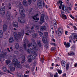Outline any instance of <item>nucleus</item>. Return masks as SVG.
<instances>
[{
	"label": "nucleus",
	"instance_id": "63",
	"mask_svg": "<svg viewBox=\"0 0 77 77\" xmlns=\"http://www.w3.org/2000/svg\"><path fill=\"white\" fill-rule=\"evenodd\" d=\"M67 33H68V32L67 31H65V34L66 35H67Z\"/></svg>",
	"mask_w": 77,
	"mask_h": 77
},
{
	"label": "nucleus",
	"instance_id": "6",
	"mask_svg": "<svg viewBox=\"0 0 77 77\" xmlns=\"http://www.w3.org/2000/svg\"><path fill=\"white\" fill-rule=\"evenodd\" d=\"M77 37V34L75 33H71V35L69 37V42H71V40H72L75 38H76Z\"/></svg>",
	"mask_w": 77,
	"mask_h": 77
},
{
	"label": "nucleus",
	"instance_id": "14",
	"mask_svg": "<svg viewBox=\"0 0 77 77\" xmlns=\"http://www.w3.org/2000/svg\"><path fill=\"white\" fill-rule=\"evenodd\" d=\"M44 22V14H42L39 23L41 24H42Z\"/></svg>",
	"mask_w": 77,
	"mask_h": 77
},
{
	"label": "nucleus",
	"instance_id": "20",
	"mask_svg": "<svg viewBox=\"0 0 77 77\" xmlns=\"http://www.w3.org/2000/svg\"><path fill=\"white\" fill-rule=\"evenodd\" d=\"M17 76L18 77H29V75H26L24 74V76L22 74L19 73L17 74Z\"/></svg>",
	"mask_w": 77,
	"mask_h": 77
},
{
	"label": "nucleus",
	"instance_id": "50",
	"mask_svg": "<svg viewBox=\"0 0 77 77\" xmlns=\"http://www.w3.org/2000/svg\"><path fill=\"white\" fill-rule=\"evenodd\" d=\"M70 17H71V18L72 19H73V20H74V19H75V18H74V17H73V16H72V15H70Z\"/></svg>",
	"mask_w": 77,
	"mask_h": 77
},
{
	"label": "nucleus",
	"instance_id": "36",
	"mask_svg": "<svg viewBox=\"0 0 77 77\" xmlns=\"http://www.w3.org/2000/svg\"><path fill=\"white\" fill-rule=\"evenodd\" d=\"M57 71L58 72L59 74H62V70H59V69L57 70Z\"/></svg>",
	"mask_w": 77,
	"mask_h": 77
},
{
	"label": "nucleus",
	"instance_id": "8",
	"mask_svg": "<svg viewBox=\"0 0 77 77\" xmlns=\"http://www.w3.org/2000/svg\"><path fill=\"white\" fill-rule=\"evenodd\" d=\"M58 30L59 32H57V34L58 36H60V35H61L62 33H63V30L62 28L61 27H59L58 28Z\"/></svg>",
	"mask_w": 77,
	"mask_h": 77
},
{
	"label": "nucleus",
	"instance_id": "46",
	"mask_svg": "<svg viewBox=\"0 0 77 77\" xmlns=\"http://www.w3.org/2000/svg\"><path fill=\"white\" fill-rule=\"evenodd\" d=\"M14 36L15 38H16L17 37V32H15L14 33Z\"/></svg>",
	"mask_w": 77,
	"mask_h": 77
},
{
	"label": "nucleus",
	"instance_id": "60",
	"mask_svg": "<svg viewBox=\"0 0 77 77\" xmlns=\"http://www.w3.org/2000/svg\"><path fill=\"white\" fill-rule=\"evenodd\" d=\"M34 70H35V68H33L31 69V71L33 72V71H34Z\"/></svg>",
	"mask_w": 77,
	"mask_h": 77
},
{
	"label": "nucleus",
	"instance_id": "16",
	"mask_svg": "<svg viewBox=\"0 0 77 77\" xmlns=\"http://www.w3.org/2000/svg\"><path fill=\"white\" fill-rule=\"evenodd\" d=\"M20 58L22 60L21 61V63H24V60L25 59V57L24 56H23V55H20Z\"/></svg>",
	"mask_w": 77,
	"mask_h": 77
},
{
	"label": "nucleus",
	"instance_id": "7",
	"mask_svg": "<svg viewBox=\"0 0 77 77\" xmlns=\"http://www.w3.org/2000/svg\"><path fill=\"white\" fill-rule=\"evenodd\" d=\"M48 29V25L46 24L45 26H42L40 27V30H45L46 29Z\"/></svg>",
	"mask_w": 77,
	"mask_h": 77
},
{
	"label": "nucleus",
	"instance_id": "1",
	"mask_svg": "<svg viewBox=\"0 0 77 77\" xmlns=\"http://www.w3.org/2000/svg\"><path fill=\"white\" fill-rule=\"evenodd\" d=\"M36 44L35 42H32L31 45L30 44H29L28 45V47H29L31 46L33 49H30L28 50L27 51V52L29 53H32L34 54L33 55L29 56V58L31 57L32 59H35L36 58V56H37L36 51H38V48H37L36 47Z\"/></svg>",
	"mask_w": 77,
	"mask_h": 77
},
{
	"label": "nucleus",
	"instance_id": "59",
	"mask_svg": "<svg viewBox=\"0 0 77 77\" xmlns=\"http://www.w3.org/2000/svg\"><path fill=\"white\" fill-rule=\"evenodd\" d=\"M74 9L76 11H77V7H74Z\"/></svg>",
	"mask_w": 77,
	"mask_h": 77
},
{
	"label": "nucleus",
	"instance_id": "26",
	"mask_svg": "<svg viewBox=\"0 0 77 77\" xmlns=\"http://www.w3.org/2000/svg\"><path fill=\"white\" fill-rule=\"evenodd\" d=\"M50 35L51 36L52 38L54 37V31H52V32H50Z\"/></svg>",
	"mask_w": 77,
	"mask_h": 77
},
{
	"label": "nucleus",
	"instance_id": "41",
	"mask_svg": "<svg viewBox=\"0 0 77 77\" xmlns=\"http://www.w3.org/2000/svg\"><path fill=\"white\" fill-rule=\"evenodd\" d=\"M38 33H39V35H40V36H42V35H43V33H42V32L39 31L38 32Z\"/></svg>",
	"mask_w": 77,
	"mask_h": 77
},
{
	"label": "nucleus",
	"instance_id": "2",
	"mask_svg": "<svg viewBox=\"0 0 77 77\" xmlns=\"http://www.w3.org/2000/svg\"><path fill=\"white\" fill-rule=\"evenodd\" d=\"M14 4L16 8H19L20 14L23 17H25V14H24L25 11L24 10V8L23 7V5L21 4V2L20 3L19 2H15Z\"/></svg>",
	"mask_w": 77,
	"mask_h": 77
},
{
	"label": "nucleus",
	"instance_id": "32",
	"mask_svg": "<svg viewBox=\"0 0 77 77\" xmlns=\"http://www.w3.org/2000/svg\"><path fill=\"white\" fill-rule=\"evenodd\" d=\"M61 64H62V65L63 66V68H64V67H65V62H64L63 61H62Z\"/></svg>",
	"mask_w": 77,
	"mask_h": 77
},
{
	"label": "nucleus",
	"instance_id": "38",
	"mask_svg": "<svg viewBox=\"0 0 77 77\" xmlns=\"http://www.w3.org/2000/svg\"><path fill=\"white\" fill-rule=\"evenodd\" d=\"M10 71H15V68H11L10 69Z\"/></svg>",
	"mask_w": 77,
	"mask_h": 77
},
{
	"label": "nucleus",
	"instance_id": "53",
	"mask_svg": "<svg viewBox=\"0 0 77 77\" xmlns=\"http://www.w3.org/2000/svg\"><path fill=\"white\" fill-rule=\"evenodd\" d=\"M33 65H34L33 66V68L35 67V66L36 65V62H34L33 63Z\"/></svg>",
	"mask_w": 77,
	"mask_h": 77
},
{
	"label": "nucleus",
	"instance_id": "3",
	"mask_svg": "<svg viewBox=\"0 0 77 77\" xmlns=\"http://www.w3.org/2000/svg\"><path fill=\"white\" fill-rule=\"evenodd\" d=\"M26 35H29V33H30L31 35H33L32 37L33 38H36V37L37 36V35H36V34H35L34 30H32V31L30 32L29 30V28H26Z\"/></svg>",
	"mask_w": 77,
	"mask_h": 77
},
{
	"label": "nucleus",
	"instance_id": "4",
	"mask_svg": "<svg viewBox=\"0 0 77 77\" xmlns=\"http://www.w3.org/2000/svg\"><path fill=\"white\" fill-rule=\"evenodd\" d=\"M62 9L63 11H65L66 14L69 13V11H71L72 10L71 7H68V6H66L65 8V5H63V6L62 7Z\"/></svg>",
	"mask_w": 77,
	"mask_h": 77
},
{
	"label": "nucleus",
	"instance_id": "30",
	"mask_svg": "<svg viewBox=\"0 0 77 77\" xmlns=\"http://www.w3.org/2000/svg\"><path fill=\"white\" fill-rule=\"evenodd\" d=\"M74 54H74V52H72L70 53H68V55H69V56H73V55H74Z\"/></svg>",
	"mask_w": 77,
	"mask_h": 77
},
{
	"label": "nucleus",
	"instance_id": "49",
	"mask_svg": "<svg viewBox=\"0 0 77 77\" xmlns=\"http://www.w3.org/2000/svg\"><path fill=\"white\" fill-rule=\"evenodd\" d=\"M7 72L8 73H10V74H13L14 75V74L13 73L11 72H10V71L9 70H7Z\"/></svg>",
	"mask_w": 77,
	"mask_h": 77
},
{
	"label": "nucleus",
	"instance_id": "51",
	"mask_svg": "<svg viewBox=\"0 0 77 77\" xmlns=\"http://www.w3.org/2000/svg\"><path fill=\"white\" fill-rule=\"evenodd\" d=\"M14 53H15V54H18L19 53L18 52V51H15Z\"/></svg>",
	"mask_w": 77,
	"mask_h": 77
},
{
	"label": "nucleus",
	"instance_id": "21",
	"mask_svg": "<svg viewBox=\"0 0 77 77\" xmlns=\"http://www.w3.org/2000/svg\"><path fill=\"white\" fill-rule=\"evenodd\" d=\"M64 45L66 48H69L70 47V44L68 42L66 43V42H64Z\"/></svg>",
	"mask_w": 77,
	"mask_h": 77
},
{
	"label": "nucleus",
	"instance_id": "25",
	"mask_svg": "<svg viewBox=\"0 0 77 77\" xmlns=\"http://www.w3.org/2000/svg\"><path fill=\"white\" fill-rule=\"evenodd\" d=\"M14 42V38H13V37H11L10 38L9 42V43H12V42Z\"/></svg>",
	"mask_w": 77,
	"mask_h": 77
},
{
	"label": "nucleus",
	"instance_id": "31",
	"mask_svg": "<svg viewBox=\"0 0 77 77\" xmlns=\"http://www.w3.org/2000/svg\"><path fill=\"white\" fill-rule=\"evenodd\" d=\"M37 44L39 45V46L41 47V42L39 41H37Z\"/></svg>",
	"mask_w": 77,
	"mask_h": 77
},
{
	"label": "nucleus",
	"instance_id": "13",
	"mask_svg": "<svg viewBox=\"0 0 77 77\" xmlns=\"http://www.w3.org/2000/svg\"><path fill=\"white\" fill-rule=\"evenodd\" d=\"M8 55H6V53L5 52L4 53L3 52H2L0 56V58H3V57H7V56H8Z\"/></svg>",
	"mask_w": 77,
	"mask_h": 77
},
{
	"label": "nucleus",
	"instance_id": "5",
	"mask_svg": "<svg viewBox=\"0 0 77 77\" xmlns=\"http://www.w3.org/2000/svg\"><path fill=\"white\" fill-rule=\"evenodd\" d=\"M13 63H14L15 67L16 68H20L21 67L20 63H19L18 60L16 59H14L13 60Z\"/></svg>",
	"mask_w": 77,
	"mask_h": 77
},
{
	"label": "nucleus",
	"instance_id": "43",
	"mask_svg": "<svg viewBox=\"0 0 77 77\" xmlns=\"http://www.w3.org/2000/svg\"><path fill=\"white\" fill-rule=\"evenodd\" d=\"M54 26L55 28H56V27H57V23L55 22L54 23Z\"/></svg>",
	"mask_w": 77,
	"mask_h": 77
},
{
	"label": "nucleus",
	"instance_id": "19",
	"mask_svg": "<svg viewBox=\"0 0 77 77\" xmlns=\"http://www.w3.org/2000/svg\"><path fill=\"white\" fill-rule=\"evenodd\" d=\"M18 21L21 23H24L25 22V20L21 17H18Z\"/></svg>",
	"mask_w": 77,
	"mask_h": 77
},
{
	"label": "nucleus",
	"instance_id": "29",
	"mask_svg": "<svg viewBox=\"0 0 77 77\" xmlns=\"http://www.w3.org/2000/svg\"><path fill=\"white\" fill-rule=\"evenodd\" d=\"M3 37V31L2 30L0 31V38H1Z\"/></svg>",
	"mask_w": 77,
	"mask_h": 77
},
{
	"label": "nucleus",
	"instance_id": "9",
	"mask_svg": "<svg viewBox=\"0 0 77 77\" xmlns=\"http://www.w3.org/2000/svg\"><path fill=\"white\" fill-rule=\"evenodd\" d=\"M61 14H60V17H61L62 18H63V19H66L67 18V17H66V16L65 15V12L63 11H61Z\"/></svg>",
	"mask_w": 77,
	"mask_h": 77
},
{
	"label": "nucleus",
	"instance_id": "10",
	"mask_svg": "<svg viewBox=\"0 0 77 77\" xmlns=\"http://www.w3.org/2000/svg\"><path fill=\"white\" fill-rule=\"evenodd\" d=\"M42 41L44 43H45V47L46 48H48V44L47 43L48 42V40H44V37H43L42 38Z\"/></svg>",
	"mask_w": 77,
	"mask_h": 77
},
{
	"label": "nucleus",
	"instance_id": "35",
	"mask_svg": "<svg viewBox=\"0 0 77 77\" xmlns=\"http://www.w3.org/2000/svg\"><path fill=\"white\" fill-rule=\"evenodd\" d=\"M28 62H31L32 61V57L29 58V56L28 57Z\"/></svg>",
	"mask_w": 77,
	"mask_h": 77
},
{
	"label": "nucleus",
	"instance_id": "52",
	"mask_svg": "<svg viewBox=\"0 0 77 77\" xmlns=\"http://www.w3.org/2000/svg\"><path fill=\"white\" fill-rule=\"evenodd\" d=\"M73 28L75 30H77V28L76 27V26H74Z\"/></svg>",
	"mask_w": 77,
	"mask_h": 77
},
{
	"label": "nucleus",
	"instance_id": "22",
	"mask_svg": "<svg viewBox=\"0 0 77 77\" xmlns=\"http://www.w3.org/2000/svg\"><path fill=\"white\" fill-rule=\"evenodd\" d=\"M31 30H33V29L34 27H35V28H36L37 29H39V27L38 26L35 25L33 24H32L31 25Z\"/></svg>",
	"mask_w": 77,
	"mask_h": 77
},
{
	"label": "nucleus",
	"instance_id": "58",
	"mask_svg": "<svg viewBox=\"0 0 77 77\" xmlns=\"http://www.w3.org/2000/svg\"><path fill=\"white\" fill-rule=\"evenodd\" d=\"M50 77H53V75L52 74V73H50Z\"/></svg>",
	"mask_w": 77,
	"mask_h": 77
},
{
	"label": "nucleus",
	"instance_id": "39",
	"mask_svg": "<svg viewBox=\"0 0 77 77\" xmlns=\"http://www.w3.org/2000/svg\"><path fill=\"white\" fill-rule=\"evenodd\" d=\"M51 51H54L56 50V48L54 47H52L51 48Z\"/></svg>",
	"mask_w": 77,
	"mask_h": 77
},
{
	"label": "nucleus",
	"instance_id": "12",
	"mask_svg": "<svg viewBox=\"0 0 77 77\" xmlns=\"http://www.w3.org/2000/svg\"><path fill=\"white\" fill-rule=\"evenodd\" d=\"M5 7H3L2 8L0 9V13H1L2 15H5Z\"/></svg>",
	"mask_w": 77,
	"mask_h": 77
},
{
	"label": "nucleus",
	"instance_id": "28",
	"mask_svg": "<svg viewBox=\"0 0 77 77\" xmlns=\"http://www.w3.org/2000/svg\"><path fill=\"white\" fill-rule=\"evenodd\" d=\"M11 63V60H7L5 61V63L7 65H8V64L10 63Z\"/></svg>",
	"mask_w": 77,
	"mask_h": 77
},
{
	"label": "nucleus",
	"instance_id": "18",
	"mask_svg": "<svg viewBox=\"0 0 77 77\" xmlns=\"http://www.w3.org/2000/svg\"><path fill=\"white\" fill-rule=\"evenodd\" d=\"M38 14H37L36 15H35L34 16L32 17L33 19L34 20H39V17H38Z\"/></svg>",
	"mask_w": 77,
	"mask_h": 77
},
{
	"label": "nucleus",
	"instance_id": "23",
	"mask_svg": "<svg viewBox=\"0 0 77 77\" xmlns=\"http://www.w3.org/2000/svg\"><path fill=\"white\" fill-rule=\"evenodd\" d=\"M22 4L23 6H28V4L27 3V2L26 0H24L23 1Z\"/></svg>",
	"mask_w": 77,
	"mask_h": 77
},
{
	"label": "nucleus",
	"instance_id": "34",
	"mask_svg": "<svg viewBox=\"0 0 77 77\" xmlns=\"http://www.w3.org/2000/svg\"><path fill=\"white\" fill-rule=\"evenodd\" d=\"M59 4H60L61 6H62V3H63V2L62 1H59L58 2Z\"/></svg>",
	"mask_w": 77,
	"mask_h": 77
},
{
	"label": "nucleus",
	"instance_id": "47",
	"mask_svg": "<svg viewBox=\"0 0 77 77\" xmlns=\"http://www.w3.org/2000/svg\"><path fill=\"white\" fill-rule=\"evenodd\" d=\"M62 77H66V73H64L62 75Z\"/></svg>",
	"mask_w": 77,
	"mask_h": 77
},
{
	"label": "nucleus",
	"instance_id": "15",
	"mask_svg": "<svg viewBox=\"0 0 77 77\" xmlns=\"http://www.w3.org/2000/svg\"><path fill=\"white\" fill-rule=\"evenodd\" d=\"M24 31L23 30L22 31V33H21V32H19L17 34V37L19 38H21L24 35Z\"/></svg>",
	"mask_w": 77,
	"mask_h": 77
},
{
	"label": "nucleus",
	"instance_id": "27",
	"mask_svg": "<svg viewBox=\"0 0 77 77\" xmlns=\"http://www.w3.org/2000/svg\"><path fill=\"white\" fill-rule=\"evenodd\" d=\"M7 28H8V27L6 25H4L3 26V30L4 31H5V30H6L7 29Z\"/></svg>",
	"mask_w": 77,
	"mask_h": 77
},
{
	"label": "nucleus",
	"instance_id": "44",
	"mask_svg": "<svg viewBox=\"0 0 77 77\" xmlns=\"http://www.w3.org/2000/svg\"><path fill=\"white\" fill-rule=\"evenodd\" d=\"M58 73L57 72L56 73V74L54 76V77H58Z\"/></svg>",
	"mask_w": 77,
	"mask_h": 77
},
{
	"label": "nucleus",
	"instance_id": "40",
	"mask_svg": "<svg viewBox=\"0 0 77 77\" xmlns=\"http://www.w3.org/2000/svg\"><path fill=\"white\" fill-rule=\"evenodd\" d=\"M7 17L8 20H9L10 18V15H9V14H7Z\"/></svg>",
	"mask_w": 77,
	"mask_h": 77
},
{
	"label": "nucleus",
	"instance_id": "45",
	"mask_svg": "<svg viewBox=\"0 0 77 77\" xmlns=\"http://www.w3.org/2000/svg\"><path fill=\"white\" fill-rule=\"evenodd\" d=\"M28 4L30 5L32 3V0H28Z\"/></svg>",
	"mask_w": 77,
	"mask_h": 77
},
{
	"label": "nucleus",
	"instance_id": "57",
	"mask_svg": "<svg viewBox=\"0 0 77 77\" xmlns=\"http://www.w3.org/2000/svg\"><path fill=\"white\" fill-rule=\"evenodd\" d=\"M0 74L2 75L3 74H4V73H3V72H2L1 71H0Z\"/></svg>",
	"mask_w": 77,
	"mask_h": 77
},
{
	"label": "nucleus",
	"instance_id": "62",
	"mask_svg": "<svg viewBox=\"0 0 77 77\" xmlns=\"http://www.w3.org/2000/svg\"><path fill=\"white\" fill-rule=\"evenodd\" d=\"M24 47V48L25 49V48H26V44H25L24 45H23Z\"/></svg>",
	"mask_w": 77,
	"mask_h": 77
},
{
	"label": "nucleus",
	"instance_id": "33",
	"mask_svg": "<svg viewBox=\"0 0 77 77\" xmlns=\"http://www.w3.org/2000/svg\"><path fill=\"white\" fill-rule=\"evenodd\" d=\"M15 46L16 49H18V48H19V45H18V43H15Z\"/></svg>",
	"mask_w": 77,
	"mask_h": 77
},
{
	"label": "nucleus",
	"instance_id": "54",
	"mask_svg": "<svg viewBox=\"0 0 77 77\" xmlns=\"http://www.w3.org/2000/svg\"><path fill=\"white\" fill-rule=\"evenodd\" d=\"M69 64H66V68H69Z\"/></svg>",
	"mask_w": 77,
	"mask_h": 77
},
{
	"label": "nucleus",
	"instance_id": "55",
	"mask_svg": "<svg viewBox=\"0 0 77 77\" xmlns=\"http://www.w3.org/2000/svg\"><path fill=\"white\" fill-rule=\"evenodd\" d=\"M22 67L23 68V67H25V68H29V66H22Z\"/></svg>",
	"mask_w": 77,
	"mask_h": 77
},
{
	"label": "nucleus",
	"instance_id": "48",
	"mask_svg": "<svg viewBox=\"0 0 77 77\" xmlns=\"http://www.w3.org/2000/svg\"><path fill=\"white\" fill-rule=\"evenodd\" d=\"M8 7L9 8V9H11V4H10L8 5Z\"/></svg>",
	"mask_w": 77,
	"mask_h": 77
},
{
	"label": "nucleus",
	"instance_id": "24",
	"mask_svg": "<svg viewBox=\"0 0 77 77\" xmlns=\"http://www.w3.org/2000/svg\"><path fill=\"white\" fill-rule=\"evenodd\" d=\"M13 25L15 27H18V24L17 22H14L13 23Z\"/></svg>",
	"mask_w": 77,
	"mask_h": 77
},
{
	"label": "nucleus",
	"instance_id": "56",
	"mask_svg": "<svg viewBox=\"0 0 77 77\" xmlns=\"http://www.w3.org/2000/svg\"><path fill=\"white\" fill-rule=\"evenodd\" d=\"M51 41H53L54 42H56V40L54 39V38H52L51 39Z\"/></svg>",
	"mask_w": 77,
	"mask_h": 77
},
{
	"label": "nucleus",
	"instance_id": "42",
	"mask_svg": "<svg viewBox=\"0 0 77 77\" xmlns=\"http://www.w3.org/2000/svg\"><path fill=\"white\" fill-rule=\"evenodd\" d=\"M3 70L4 72H6L7 70V68H4L3 69Z\"/></svg>",
	"mask_w": 77,
	"mask_h": 77
},
{
	"label": "nucleus",
	"instance_id": "37",
	"mask_svg": "<svg viewBox=\"0 0 77 77\" xmlns=\"http://www.w3.org/2000/svg\"><path fill=\"white\" fill-rule=\"evenodd\" d=\"M13 66H14V64H10L8 65V67L12 68L13 67Z\"/></svg>",
	"mask_w": 77,
	"mask_h": 77
},
{
	"label": "nucleus",
	"instance_id": "17",
	"mask_svg": "<svg viewBox=\"0 0 77 77\" xmlns=\"http://www.w3.org/2000/svg\"><path fill=\"white\" fill-rule=\"evenodd\" d=\"M45 35L42 37V39L43 38H44V40H47V38H48V32H44Z\"/></svg>",
	"mask_w": 77,
	"mask_h": 77
},
{
	"label": "nucleus",
	"instance_id": "61",
	"mask_svg": "<svg viewBox=\"0 0 77 77\" xmlns=\"http://www.w3.org/2000/svg\"><path fill=\"white\" fill-rule=\"evenodd\" d=\"M74 66H75V67H77V63H75V64L74 65Z\"/></svg>",
	"mask_w": 77,
	"mask_h": 77
},
{
	"label": "nucleus",
	"instance_id": "11",
	"mask_svg": "<svg viewBox=\"0 0 77 77\" xmlns=\"http://www.w3.org/2000/svg\"><path fill=\"white\" fill-rule=\"evenodd\" d=\"M37 6L40 9L42 8V1H38V2Z\"/></svg>",
	"mask_w": 77,
	"mask_h": 77
},
{
	"label": "nucleus",
	"instance_id": "64",
	"mask_svg": "<svg viewBox=\"0 0 77 77\" xmlns=\"http://www.w3.org/2000/svg\"><path fill=\"white\" fill-rule=\"evenodd\" d=\"M74 48H75V46H72V49H73V48H74Z\"/></svg>",
	"mask_w": 77,
	"mask_h": 77
}]
</instances>
